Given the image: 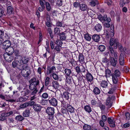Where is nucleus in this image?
<instances>
[{"instance_id":"obj_1","label":"nucleus","mask_w":130,"mask_h":130,"mask_svg":"<svg viewBox=\"0 0 130 130\" xmlns=\"http://www.w3.org/2000/svg\"><path fill=\"white\" fill-rule=\"evenodd\" d=\"M30 83L29 86V88L31 90H34L31 93L32 95L35 94L37 92V86L39 84V80L35 78H31L29 81Z\"/></svg>"},{"instance_id":"obj_2","label":"nucleus","mask_w":130,"mask_h":130,"mask_svg":"<svg viewBox=\"0 0 130 130\" xmlns=\"http://www.w3.org/2000/svg\"><path fill=\"white\" fill-rule=\"evenodd\" d=\"M120 73L118 70H116L115 72L114 73L112 74V79L113 83L115 84H117L118 82V79L117 77L120 76Z\"/></svg>"},{"instance_id":"obj_3","label":"nucleus","mask_w":130,"mask_h":130,"mask_svg":"<svg viewBox=\"0 0 130 130\" xmlns=\"http://www.w3.org/2000/svg\"><path fill=\"white\" fill-rule=\"evenodd\" d=\"M22 70L21 74L24 77H28L30 73V69L28 66H26L25 68L24 66Z\"/></svg>"},{"instance_id":"obj_4","label":"nucleus","mask_w":130,"mask_h":130,"mask_svg":"<svg viewBox=\"0 0 130 130\" xmlns=\"http://www.w3.org/2000/svg\"><path fill=\"white\" fill-rule=\"evenodd\" d=\"M12 66L13 68L17 67L20 69H22L23 68L24 65L21 64L19 61H13L12 63Z\"/></svg>"},{"instance_id":"obj_5","label":"nucleus","mask_w":130,"mask_h":130,"mask_svg":"<svg viewBox=\"0 0 130 130\" xmlns=\"http://www.w3.org/2000/svg\"><path fill=\"white\" fill-rule=\"evenodd\" d=\"M4 57L6 60L8 62H11L13 59V57L10 54H9L7 53H5L4 54Z\"/></svg>"},{"instance_id":"obj_6","label":"nucleus","mask_w":130,"mask_h":130,"mask_svg":"<svg viewBox=\"0 0 130 130\" xmlns=\"http://www.w3.org/2000/svg\"><path fill=\"white\" fill-rule=\"evenodd\" d=\"M56 69L55 67L54 66H53L52 67H48L47 68L46 74L47 75H50L51 73H54Z\"/></svg>"},{"instance_id":"obj_7","label":"nucleus","mask_w":130,"mask_h":130,"mask_svg":"<svg viewBox=\"0 0 130 130\" xmlns=\"http://www.w3.org/2000/svg\"><path fill=\"white\" fill-rule=\"evenodd\" d=\"M49 102L51 105L54 106H56L57 104V100L55 98H52L49 100Z\"/></svg>"},{"instance_id":"obj_8","label":"nucleus","mask_w":130,"mask_h":130,"mask_svg":"<svg viewBox=\"0 0 130 130\" xmlns=\"http://www.w3.org/2000/svg\"><path fill=\"white\" fill-rule=\"evenodd\" d=\"M109 43L110 45V46H112L113 45H115L114 48H117V40L116 39L111 38L110 39Z\"/></svg>"},{"instance_id":"obj_9","label":"nucleus","mask_w":130,"mask_h":130,"mask_svg":"<svg viewBox=\"0 0 130 130\" xmlns=\"http://www.w3.org/2000/svg\"><path fill=\"white\" fill-rule=\"evenodd\" d=\"M11 43L10 41L8 40H7L4 41L3 43V47L5 49L7 48L10 47Z\"/></svg>"},{"instance_id":"obj_10","label":"nucleus","mask_w":130,"mask_h":130,"mask_svg":"<svg viewBox=\"0 0 130 130\" xmlns=\"http://www.w3.org/2000/svg\"><path fill=\"white\" fill-rule=\"evenodd\" d=\"M46 112L49 115H53L54 113V109L53 107H48L46 110Z\"/></svg>"},{"instance_id":"obj_11","label":"nucleus","mask_w":130,"mask_h":130,"mask_svg":"<svg viewBox=\"0 0 130 130\" xmlns=\"http://www.w3.org/2000/svg\"><path fill=\"white\" fill-rule=\"evenodd\" d=\"M108 122L110 125V126L111 127H114L115 125V122L113 120V119L112 118H108L107 119Z\"/></svg>"},{"instance_id":"obj_12","label":"nucleus","mask_w":130,"mask_h":130,"mask_svg":"<svg viewBox=\"0 0 130 130\" xmlns=\"http://www.w3.org/2000/svg\"><path fill=\"white\" fill-rule=\"evenodd\" d=\"M86 76V79L88 81L91 82L93 80V77L91 74L89 72L87 73Z\"/></svg>"},{"instance_id":"obj_13","label":"nucleus","mask_w":130,"mask_h":130,"mask_svg":"<svg viewBox=\"0 0 130 130\" xmlns=\"http://www.w3.org/2000/svg\"><path fill=\"white\" fill-rule=\"evenodd\" d=\"M78 61L79 63L81 64L84 63L85 62L84 58L82 53H79L78 56Z\"/></svg>"},{"instance_id":"obj_14","label":"nucleus","mask_w":130,"mask_h":130,"mask_svg":"<svg viewBox=\"0 0 130 130\" xmlns=\"http://www.w3.org/2000/svg\"><path fill=\"white\" fill-rule=\"evenodd\" d=\"M33 109L36 111H39L41 108V106L39 104H36L33 106Z\"/></svg>"},{"instance_id":"obj_15","label":"nucleus","mask_w":130,"mask_h":130,"mask_svg":"<svg viewBox=\"0 0 130 130\" xmlns=\"http://www.w3.org/2000/svg\"><path fill=\"white\" fill-rule=\"evenodd\" d=\"M5 49L6 53H8L9 54H12L14 51L13 48L11 47H10Z\"/></svg>"},{"instance_id":"obj_16","label":"nucleus","mask_w":130,"mask_h":130,"mask_svg":"<svg viewBox=\"0 0 130 130\" xmlns=\"http://www.w3.org/2000/svg\"><path fill=\"white\" fill-rule=\"evenodd\" d=\"M30 92L29 90L26 89H24L23 91L21 92V95L23 96H26Z\"/></svg>"},{"instance_id":"obj_17","label":"nucleus","mask_w":130,"mask_h":130,"mask_svg":"<svg viewBox=\"0 0 130 130\" xmlns=\"http://www.w3.org/2000/svg\"><path fill=\"white\" fill-rule=\"evenodd\" d=\"M111 98L109 96L106 100V105H108L109 107H111L112 103L110 102Z\"/></svg>"},{"instance_id":"obj_18","label":"nucleus","mask_w":130,"mask_h":130,"mask_svg":"<svg viewBox=\"0 0 130 130\" xmlns=\"http://www.w3.org/2000/svg\"><path fill=\"white\" fill-rule=\"evenodd\" d=\"M70 94L67 92H65L63 93L62 95L63 98L66 99L68 100L69 99Z\"/></svg>"},{"instance_id":"obj_19","label":"nucleus","mask_w":130,"mask_h":130,"mask_svg":"<svg viewBox=\"0 0 130 130\" xmlns=\"http://www.w3.org/2000/svg\"><path fill=\"white\" fill-rule=\"evenodd\" d=\"M66 82L69 84H71L73 80L72 77L70 76H66Z\"/></svg>"},{"instance_id":"obj_20","label":"nucleus","mask_w":130,"mask_h":130,"mask_svg":"<svg viewBox=\"0 0 130 130\" xmlns=\"http://www.w3.org/2000/svg\"><path fill=\"white\" fill-rule=\"evenodd\" d=\"M129 2L128 0H121L120 3V6L122 7L125 4L129 3Z\"/></svg>"},{"instance_id":"obj_21","label":"nucleus","mask_w":130,"mask_h":130,"mask_svg":"<svg viewBox=\"0 0 130 130\" xmlns=\"http://www.w3.org/2000/svg\"><path fill=\"white\" fill-rule=\"evenodd\" d=\"M53 87L55 89H57L59 87V85L57 81H54L52 82Z\"/></svg>"},{"instance_id":"obj_22","label":"nucleus","mask_w":130,"mask_h":130,"mask_svg":"<svg viewBox=\"0 0 130 130\" xmlns=\"http://www.w3.org/2000/svg\"><path fill=\"white\" fill-rule=\"evenodd\" d=\"M119 62L120 64L121 65H123L124 63V58L123 55L121 54L120 57Z\"/></svg>"},{"instance_id":"obj_23","label":"nucleus","mask_w":130,"mask_h":130,"mask_svg":"<svg viewBox=\"0 0 130 130\" xmlns=\"http://www.w3.org/2000/svg\"><path fill=\"white\" fill-rule=\"evenodd\" d=\"M64 72L66 76H70V75L72 73L71 70L68 69H65L64 70Z\"/></svg>"},{"instance_id":"obj_24","label":"nucleus","mask_w":130,"mask_h":130,"mask_svg":"<svg viewBox=\"0 0 130 130\" xmlns=\"http://www.w3.org/2000/svg\"><path fill=\"white\" fill-rule=\"evenodd\" d=\"M92 38L93 40L96 42H98L100 40V36L97 35H94L92 37Z\"/></svg>"},{"instance_id":"obj_25","label":"nucleus","mask_w":130,"mask_h":130,"mask_svg":"<svg viewBox=\"0 0 130 130\" xmlns=\"http://www.w3.org/2000/svg\"><path fill=\"white\" fill-rule=\"evenodd\" d=\"M30 112V111L29 109H26L23 112V115L24 117H28L29 116Z\"/></svg>"},{"instance_id":"obj_26","label":"nucleus","mask_w":130,"mask_h":130,"mask_svg":"<svg viewBox=\"0 0 130 130\" xmlns=\"http://www.w3.org/2000/svg\"><path fill=\"white\" fill-rule=\"evenodd\" d=\"M80 8L82 11H84L87 10V6L84 4H82L80 5Z\"/></svg>"},{"instance_id":"obj_27","label":"nucleus","mask_w":130,"mask_h":130,"mask_svg":"<svg viewBox=\"0 0 130 130\" xmlns=\"http://www.w3.org/2000/svg\"><path fill=\"white\" fill-rule=\"evenodd\" d=\"M110 62L112 66H115L117 63V61L113 57H111Z\"/></svg>"},{"instance_id":"obj_28","label":"nucleus","mask_w":130,"mask_h":130,"mask_svg":"<svg viewBox=\"0 0 130 130\" xmlns=\"http://www.w3.org/2000/svg\"><path fill=\"white\" fill-rule=\"evenodd\" d=\"M59 35L60 36V38L61 40H65L66 36L64 33H59Z\"/></svg>"},{"instance_id":"obj_29","label":"nucleus","mask_w":130,"mask_h":130,"mask_svg":"<svg viewBox=\"0 0 130 130\" xmlns=\"http://www.w3.org/2000/svg\"><path fill=\"white\" fill-rule=\"evenodd\" d=\"M95 29L97 32H100L102 29V27L100 24H98L95 26Z\"/></svg>"},{"instance_id":"obj_30","label":"nucleus","mask_w":130,"mask_h":130,"mask_svg":"<svg viewBox=\"0 0 130 130\" xmlns=\"http://www.w3.org/2000/svg\"><path fill=\"white\" fill-rule=\"evenodd\" d=\"M84 38L87 41H90L91 37V35L87 33L84 35Z\"/></svg>"},{"instance_id":"obj_31","label":"nucleus","mask_w":130,"mask_h":130,"mask_svg":"<svg viewBox=\"0 0 130 130\" xmlns=\"http://www.w3.org/2000/svg\"><path fill=\"white\" fill-rule=\"evenodd\" d=\"M105 75L106 77H109L111 74L110 71L109 69H106L105 72Z\"/></svg>"},{"instance_id":"obj_32","label":"nucleus","mask_w":130,"mask_h":130,"mask_svg":"<svg viewBox=\"0 0 130 130\" xmlns=\"http://www.w3.org/2000/svg\"><path fill=\"white\" fill-rule=\"evenodd\" d=\"M108 83L105 81H102L101 83V86L103 88H106L108 86Z\"/></svg>"},{"instance_id":"obj_33","label":"nucleus","mask_w":130,"mask_h":130,"mask_svg":"<svg viewBox=\"0 0 130 130\" xmlns=\"http://www.w3.org/2000/svg\"><path fill=\"white\" fill-rule=\"evenodd\" d=\"M13 13V9L10 6H8L7 8V13L10 15Z\"/></svg>"},{"instance_id":"obj_34","label":"nucleus","mask_w":130,"mask_h":130,"mask_svg":"<svg viewBox=\"0 0 130 130\" xmlns=\"http://www.w3.org/2000/svg\"><path fill=\"white\" fill-rule=\"evenodd\" d=\"M85 110L88 113H90L92 111L91 108L89 105H86L84 106V107Z\"/></svg>"},{"instance_id":"obj_35","label":"nucleus","mask_w":130,"mask_h":130,"mask_svg":"<svg viewBox=\"0 0 130 130\" xmlns=\"http://www.w3.org/2000/svg\"><path fill=\"white\" fill-rule=\"evenodd\" d=\"M93 92L96 94H98L100 92V89L97 87H95L93 90Z\"/></svg>"},{"instance_id":"obj_36","label":"nucleus","mask_w":130,"mask_h":130,"mask_svg":"<svg viewBox=\"0 0 130 130\" xmlns=\"http://www.w3.org/2000/svg\"><path fill=\"white\" fill-rule=\"evenodd\" d=\"M83 128L84 130H91V129L90 126L87 124H85Z\"/></svg>"},{"instance_id":"obj_37","label":"nucleus","mask_w":130,"mask_h":130,"mask_svg":"<svg viewBox=\"0 0 130 130\" xmlns=\"http://www.w3.org/2000/svg\"><path fill=\"white\" fill-rule=\"evenodd\" d=\"M24 119V118L21 115L17 116L15 117V119L19 121H22Z\"/></svg>"},{"instance_id":"obj_38","label":"nucleus","mask_w":130,"mask_h":130,"mask_svg":"<svg viewBox=\"0 0 130 130\" xmlns=\"http://www.w3.org/2000/svg\"><path fill=\"white\" fill-rule=\"evenodd\" d=\"M67 110L68 112L70 113H73L74 112V109L72 106H70L67 107Z\"/></svg>"},{"instance_id":"obj_39","label":"nucleus","mask_w":130,"mask_h":130,"mask_svg":"<svg viewBox=\"0 0 130 130\" xmlns=\"http://www.w3.org/2000/svg\"><path fill=\"white\" fill-rule=\"evenodd\" d=\"M45 5L46 10L48 11H50L51 9V7L50 4L48 2L45 3Z\"/></svg>"},{"instance_id":"obj_40","label":"nucleus","mask_w":130,"mask_h":130,"mask_svg":"<svg viewBox=\"0 0 130 130\" xmlns=\"http://www.w3.org/2000/svg\"><path fill=\"white\" fill-rule=\"evenodd\" d=\"M99 49L101 51L103 52L105 50V47L104 45H100L99 47Z\"/></svg>"},{"instance_id":"obj_41","label":"nucleus","mask_w":130,"mask_h":130,"mask_svg":"<svg viewBox=\"0 0 130 130\" xmlns=\"http://www.w3.org/2000/svg\"><path fill=\"white\" fill-rule=\"evenodd\" d=\"M55 43L57 45L61 46L62 44V42L59 39H57Z\"/></svg>"},{"instance_id":"obj_42","label":"nucleus","mask_w":130,"mask_h":130,"mask_svg":"<svg viewBox=\"0 0 130 130\" xmlns=\"http://www.w3.org/2000/svg\"><path fill=\"white\" fill-rule=\"evenodd\" d=\"M53 78L55 80H58V75L55 73H53L52 74Z\"/></svg>"},{"instance_id":"obj_43","label":"nucleus","mask_w":130,"mask_h":130,"mask_svg":"<svg viewBox=\"0 0 130 130\" xmlns=\"http://www.w3.org/2000/svg\"><path fill=\"white\" fill-rule=\"evenodd\" d=\"M22 61L23 63L26 64L28 62V58L23 57L22 58Z\"/></svg>"},{"instance_id":"obj_44","label":"nucleus","mask_w":130,"mask_h":130,"mask_svg":"<svg viewBox=\"0 0 130 130\" xmlns=\"http://www.w3.org/2000/svg\"><path fill=\"white\" fill-rule=\"evenodd\" d=\"M56 4L59 6H61L62 4V0H57L56 1Z\"/></svg>"},{"instance_id":"obj_45","label":"nucleus","mask_w":130,"mask_h":130,"mask_svg":"<svg viewBox=\"0 0 130 130\" xmlns=\"http://www.w3.org/2000/svg\"><path fill=\"white\" fill-rule=\"evenodd\" d=\"M50 78L48 77H47L45 79V85L46 86H47L49 83Z\"/></svg>"},{"instance_id":"obj_46","label":"nucleus","mask_w":130,"mask_h":130,"mask_svg":"<svg viewBox=\"0 0 130 130\" xmlns=\"http://www.w3.org/2000/svg\"><path fill=\"white\" fill-rule=\"evenodd\" d=\"M4 33H0V45L4 41V39L2 38Z\"/></svg>"},{"instance_id":"obj_47","label":"nucleus","mask_w":130,"mask_h":130,"mask_svg":"<svg viewBox=\"0 0 130 130\" xmlns=\"http://www.w3.org/2000/svg\"><path fill=\"white\" fill-rule=\"evenodd\" d=\"M126 119L129 120L130 119V115L128 112H126L125 114Z\"/></svg>"},{"instance_id":"obj_48","label":"nucleus","mask_w":130,"mask_h":130,"mask_svg":"<svg viewBox=\"0 0 130 130\" xmlns=\"http://www.w3.org/2000/svg\"><path fill=\"white\" fill-rule=\"evenodd\" d=\"M42 97L44 99H46L48 97V94L46 93H44L42 94Z\"/></svg>"},{"instance_id":"obj_49","label":"nucleus","mask_w":130,"mask_h":130,"mask_svg":"<svg viewBox=\"0 0 130 130\" xmlns=\"http://www.w3.org/2000/svg\"><path fill=\"white\" fill-rule=\"evenodd\" d=\"M75 70L77 73H79L81 72L80 68L78 66H77L75 68Z\"/></svg>"},{"instance_id":"obj_50","label":"nucleus","mask_w":130,"mask_h":130,"mask_svg":"<svg viewBox=\"0 0 130 130\" xmlns=\"http://www.w3.org/2000/svg\"><path fill=\"white\" fill-rule=\"evenodd\" d=\"M45 24L47 26L51 27L52 25V23L50 22V21H45Z\"/></svg>"},{"instance_id":"obj_51","label":"nucleus","mask_w":130,"mask_h":130,"mask_svg":"<svg viewBox=\"0 0 130 130\" xmlns=\"http://www.w3.org/2000/svg\"><path fill=\"white\" fill-rule=\"evenodd\" d=\"M56 26L60 27H61L62 26V22L59 21H57L56 24Z\"/></svg>"},{"instance_id":"obj_52","label":"nucleus","mask_w":130,"mask_h":130,"mask_svg":"<svg viewBox=\"0 0 130 130\" xmlns=\"http://www.w3.org/2000/svg\"><path fill=\"white\" fill-rule=\"evenodd\" d=\"M91 104L92 105H95L97 103L95 99H93L91 101Z\"/></svg>"},{"instance_id":"obj_53","label":"nucleus","mask_w":130,"mask_h":130,"mask_svg":"<svg viewBox=\"0 0 130 130\" xmlns=\"http://www.w3.org/2000/svg\"><path fill=\"white\" fill-rule=\"evenodd\" d=\"M8 123H13L14 120L12 118H8Z\"/></svg>"},{"instance_id":"obj_54","label":"nucleus","mask_w":130,"mask_h":130,"mask_svg":"<svg viewBox=\"0 0 130 130\" xmlns=\"http://www.w3.org/2000/svg\"><path fill=\"white\" fill-rule=\"evenodd\" d=\"M86 69L85 67L83 66H80L81 72L85 73V72Z\"/></svg>"},{"instance_id":"obj_55","label":"nucleus","mask_w":130,"mask_h":130,"mask_svg":"<svg viewBox=\"0 0 130 130\" xmlns=\"http://www.w3.org/2000/svg\"><path fill=\"white\" fill-rule=\"evenodd\" d=\"M102 120L104 122H105L107 120V117L105 115H102Z\"/></svg>"},{"instance_id":"obj_56","label":"nucleus","mask_w":130,"mask_h":130,"mask_svg":"<svg viewBox=\"0 0 130 130\" xmlns=\"http://www.w3.org/2000/svg\"><path fill=\"white\" fill-rule=\"evenodd\" d=\"M46 2L45 0H40V4L41 6H44V3H45Z\"/></svg>"},{"instance_id":"obj_57","label":"nucleus","mask_w":130,"mask_h":130,"mask_svg":"<svg viewBox=\"0 0 130 130\" xmlns=\"http://www.w3.org/2000/svg\"><path fill=\"white\" fill-rule=\"evenodd\" d=\"M109 50L110 51V52L111 53V54H113V53H114V51L112 47L111 46H109Z\"/></svg>"},{"instance_id":"obj_58","label":"nucleus","mask_w":130,"mask_h":130,"mask_svg":"<svg viewBox=\"0 0 130 130\" xmlns=\"http://www.w3.org/2000/svg\"><path fill=\"white\" fill-rule=\"evenodd\" d=\"M110 26V24L108 23H105L104 24V27H109Z\"/></svg>"},{"instance_id":"obj_59","label":"nucleus","mask_w":130,"mask_h":130,"mask_svg":"<svg viewBox=\"0 0 130 130\" xmlns=\"http://www.w3.org/2000/svg\"><path fill=\"white\" fill-rule=\"evenodd\" d=\"M104 122L102 120H100V124L102 127H104Z\"/></svg>"},{"instance_id":"obj_60","label":"nucleus","mask_w":130,"mask_h":130,"mask_svg":"<svg viewBox=\"0 0 130 130\" xmlns=\"http://www.w3.org/2000/svg\"><path fill=\"white\" fill-rule=\"evenodd\" d=\"M44 6H41V7H40L38 8L39 11L40 12L42 11L45 8Z\"/></svg>"},{"instance_id":"obj_61","label":"nucleus","mask_w":130,"mask_h":130,"mask_svg":"<svg viewBox=\"0 0 130 130\" xmlns=\"http://www.w3.org/2000/svg\"><path fill=\"white\" fill-rule=\"evenodd\" d=\"M4 13V11L2 9L0 8V17H1Z\"/></svg>"},{"instance_id":"obj_62","label":"nucleus","mask_w":130,"mask_h":130,"mask_svg":"<svg viewBox=\"0 0 130 130\" xmlns=\"http://www.w3.org/2000/svg\"><path fill=\"white\" fill-rule=\"evenodd\" d=\"M92 6H94L95 5V3L93 1H91L89 3Z\"/></svg>"},{"instance_id":"obj_63","label":"nucleus","mask_w":130,"mask_h":130,"mask_svg":"<svg viewBox=\"0 0 130 130\" xmlns=\"http://www.w3.org/2000/svg\"><path fill=\"white\" fill-rule=\"evenodd\" d=\"M100 107L101 110H104L105 108V107L104 105L101 104L100 105Z\"/></svg>"},{"instance_id":"obj_64","label":"nucleus","mask_w":130,"mask_h":130,"mask_svg":"<svg viewBox=\"0 0 130 130\" xmlns=\"http://www.w3.org/2000/svg\"><path fill=\"white\" fill-rule=\"evenodd\" d=\"M130 126V124L129 123H125L123 125L124 127V128L128 127H129Z\"/></svg>"}]
</instances>
